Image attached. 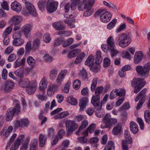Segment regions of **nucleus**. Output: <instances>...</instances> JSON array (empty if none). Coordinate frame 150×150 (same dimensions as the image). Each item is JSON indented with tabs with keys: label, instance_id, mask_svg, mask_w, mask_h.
<instances>
[{
	"label": "nucleus",
	"instance_id": "obj_51",
	"mask_svg": "<svg viewBox=\"0 0 150 150\" xmlns=\"http://www.w3.org/2000/svg\"><path fill=\"white\" fill-rule=\"evenodd\" d=\"M103 3L104 5L108 8H112L115 10H117V8L116 6L110 2L108 3L107 2L104 1H103Z\"/></svg>",
	"mask_w": 150,
	"mask_h": 150
},
{
	"label": "nucleus",
	"instance_id": "obj_31",
	"mask_svg": "<svg viewBox=\"0 0 150 150\" xmlns=\"http://www.w3.org/2000/svg\"><path fill=\"white\" fill-rule=\"evenodd\" d=\"M124 135L125 137V140L124 141H126L129 144H131L132 142V138L131 137L129 131L125 130V131Z\"/></svg>",
	"mask_w": 150,
	"mask_h": 150
},
{
	"label": "nucleus",
	"instance_id": "obj_41",
	"mask_svg": "<svg viewBox=\"0 0 150 150\" xmlns=\"http://www.w3.org/2000/svg\"><path fill=\"white\" fill-rule=\"evenodd\" d=\"M103 58L101 57V53L100 51H98L96 53V64H99L102 61Z\"/></svg>",
	"mask_w": 150,
	"mask_h": 150
},
{
	"label": "nucleus",
	"instance_id": "obj_10",
	"mask_svg": "<svg viewBox=\"0 0 150 150\" xmlns=\"http://www.w3.org/2000/svg\"><path fill=\"white\" fill-rule=\"evenodd\" d=\"M100 95L96 94L93 95L91 98V103L95 107L98 108H100L102 107V103H101L100 100Z\"/></svg>",
	"mask_w": 150,
	"mask_h": 150
},
{
	"label": "nucleus",
	"instance_id": "obj_46",
	"mask_svg": "<svg viewBox=\"0 0 150 150\" xmlns=\"http://www.w3.org/2000/svg\"><path fill=\"white\" fill-rule=\"evenodd\" d=\"M117 22V19L115 18L114 19L107 25V29L108 30H111L112 29L115 27Z\"/></svg>",
	"mask_w": 150,
	"mask_h": 150
},
{
	"label": "nucleus",
	"instance_id": "obj_32",
	"mask_svg": "<svg viewBox=\"0 0 150 150\" xmlns=\"http://www.w3.org/2000/svg\"><path fill=\"white\" fill-rule=\"evenodd\" d=\"M38 144V140L36 139H33L30 144L29 150H37Z\"/></svg>",
	"mask_w": 150,
	"mask_h": 150
},
{
	"label": "nucleus",
	"instance_id": "obj_23",
	"mask_svg": "<svg viewBox=\"0 0 150 150\" xmlns=\"http://www.w3.org/2000/svg\"><path fill=\"white\" fill-rule=\"evenodd\" d=\"M58 69L55 67L52 68L50 71L49 77L50 78L52 81H54L56 78L58 72Z\"/></svg>",
	"mask_w": 150,
	"mask_h": 150
},
{
	"label": "nucleus",
	"instance_id": "obj_64",
	"mask_svg": "<svg viewBox=\"0 0 150 150\" xmlns=\"http://www.w3.org/2000/svg\"><path fill=\"white\" fill-rule=\"evenodd\" d=\"M128 144L126 141L122 140V150H128Z\"/></svg>",
	"mask_w": 150,
	"mask_h": 150
},
{
	"label": "nucleus",
	"instance_id": "obj_26",
	"mask_svg": "<svg viewBox=\"0 0 150 150\" xmlns=\"http://www.w3.org/2000/svg\"><path fill=\"white\" fill-rule=\"evenodd\" d=\"M88 102V98L87 97H84L81 98L79 103V106L80 107V110H83L86 107V103Z\"/></svg>",
	"mask_w": 150,
	"mask_h": 150
},
{
	"label": "nucleus",
	"instance_id": "obj_5",
	"mask_svg": "<svg viewBox=\"0 0 150 150\" xmlns=\"http://www.w3.org/2000/svg\"><path fill=\"white\" fill-rule=\"evenodd\" d=\"M66 127L67 129V135H69L73 132L78 127V124L75 121L72 120H68L65 123Z\"/></svg>",
	"mask_w": 150,
	"mask_h": 150
},
{
	"label": "nucleus",
	"instance_id": "obj_62",
	"mask_svg": "<svg viewBox=\"0 0 150 150\" xmlns=\"http://www.w3.org/2000/svg\"><path fill=\"white\" fill-rule=\"evenodd\" d=\"M43 59L46 62L49 63L52 62L53 60L52 57L48 54L45 55L43 57Z\"/></svg>",
	"mask_w": 150,
	"mask_h": 150
},
{
	"label": "nucleus",
	"instance_id": "obj_57",
	"mask_svg": "<svg viewBox=\"0 0 150 150\" xmlns=\"http://www.w3.org/2000/svg\"><path fill=\"white\" fill-rule=\"evenodd\" d=\"M14 73L16 76L20 77L23 76L24 74L21 68H19L16 70L14 71Z\"/></svg>",
	"mask_w": 150,
	"mask_h": 150
},
{
	"label": "nucleus",
	"instance_id": "obj_40",
	"mask_svg": "<svg viewBox=\"0 0 150 150\" xmlns=\"http://www.w3.org/2000/svg\"><path fill=\"white\" fill-rule=\"evenodd\" d=\"M88 122L87 121H84L82 123L81 125L77 131L76 132V134L78 135L81 131L83 130L85 127L87 126Z\"/></svg>",
	"mask_w": 150,
	"mask_h": 150
},
{
	"label": "nucleus",
	"instance_id": "obj_25",
	"mask_svg": "<svg viewBox=\"0 0 150 150\" xmlns=\"http://www.w3.org/2000/svg\"><path fill=\"white\" fill-rule=\"evenodd\" d=\"M47 82L45 77H43L39 85V88L40 90H44L47 87Z\"/></svg>",
	"mask_w": 150,
	"mask_h": 150
},
{
	"label": "nucleus",
	"instance_id": "obj_39",
	"mask_svg": "<svg viewBox=\"0 0 150 150\" xmlns=\"http://www.w3.org/2000/svg\"><path fill=\"white\" fill-rule=\"evenodd\" d=\"M27 62L28 64L32 67H34L36 61L31 56H29L27 59Z\"/></svg>",
	"mask_w": 150,
	"mask_h": 150
},
{
	"label": "nucleus",
	"instance_id": "obj_53",
	"mask_svg": "<svg viewBox=\"0 0 150 150\" xmlns=\"http://www.w3.org/2000/svg\"><path fill=\"white\" fill-rule=\"evenodd\" d=\"M79 75L84 79H86L87 78V73L84 68H82V69L80 70Z\"/></svg>",
	"mask_w": 150,
	"mask_h": 150
},
{
	"label": "nucleus",
	"instance_id": "obj_17",
	"mask_svg": "<svg viewBox=\"0 0 150 150\" xmlns=\"http://www.w3.org/2000/svg\"><path fill=\"white\" fill-rule=\"evenodd\" d=\"M11 8L12 10L19 13L22 10V7L20 3L17 1H14L11 4Z\"/></svg>",
	"mask_w": 150,
	"mask_h": 150
},
{
	"label": "nucleus",
	"instance_id": "obj_12",
	"mask_svg": "<svg viewBox=\"0 0 150 150\" xmlns=\"http://www.w3.org/2000/svg\"><path fill=\"white\" fill-rule=\"evenodd\" d=\"M25 7L30 14L34 16H37L38 13L32 4L30 2H26Z\"/></svg>",
	"mask_w": 150,
	"mask_h": 150
},
{
	"label": "nucleus",
	"instance_id": "obj_52",
	"mask_svg": "<svg viewBox=\"0 0 150 150\" xmlns=\"http://www.w3.org/2000/svg\"><path fill=\"white\" fill-rule=\"evenodd\" d=\"M46 2L44 0H40L38 3V6L39 8L41 11L44 10Z\"/></svg>",
	"mask_w": 150,
	"mask_h": 150
},
{
	"label": "nucleus",
	"instance_id": "obj_1",
	"mask_svg": "<svg viewBox=\"0 0 150 150\" xmlns=\"http://www.w3.org/2000/svg\"><path fill=\"white\" fill-rule=\"evenodd\" d=\"M95 2V0H82V2L78 5V9L79 11L86 10L83 14L84 16H90L92 14V7Z\"/></svg>",
	"mask_w": 150,
	"mask_h": 150
},
{
	"label": "nucleus",
	"instance_id": "obj_13",
	"mask_svg": "<svg viewBox=\"0 0 150 150\" xmlns=\"http://www.w3.org/2000/svg\"><path fill=\"white\" fill-rule=\"evenodd\" d=\"M32 28V25L29 24H27L22 27V31L26 38H28L31 37V32Z\"/></svg>",
	"mask_w": 150,
	"mask_h": 150
},
{
	"label": "nucleus",
	"instance_id": "obj_43",
	"mask_svg": "<svg viewBox=\"0 0 150 150\" xmlns=\"http://www.w3.org/2000/svg\"><path fill=\"white\" fill-rule=\"evenodd\" d=\"M29 142V139L26 138L22 143V145L20 148V150H27Z\"/></svg>",
	"mask_w": 150,
	"mask_h": 150
},
{
	"label": "nucleus",
	"instance_id": "obj_59",
	"mask_svg": "<svg viewBox=\"0 0 150 150\" xmlns=\"http://www.w3.org/2000/svg\"><path fill=\"white\" fill-rule=\"evenodd\" d=\"M108 50L110 51L111 56L112 57H114L118 53V50L115 49V47H113L112 48H110L108 49Z\"/></svg>",
	"mask_w": 150,
	"mask_h": 150
},
{
	"label": "nucleus",
	"instance_id": "obj_36",
	"mask_svg": "<svg viewBox=\"0 0 150 150\" xmlns=\"http://www.w3.org/2000/svg\"><path fill=\"white\" fill-rule=\"evenodd\" d=\"M85 54L83 52H82L77 57L74 63L76 64H78L82 62L83 58L85 56Z\"/></svg>",
	"mask_w": 150,
	"mask_h": 150
},
{
	"label": "nucleus",
	"instance_id": "obj_21",
	"mask_svg": "<svg viewBox=\"0 0 150 150\" xmlns=\"http://www.w3.org/2000/svg\"><path fill=\"white\" fill-rule=\"evenodd\" d=\"M52 26L55 30H64L65 28V25L60 22H56L53 23Z\"/></svg>",
	"mask_w": 150,
	"mask_h": 150
},
{
	"label": "nucleus",
	"instance_id": "obj_15",
	"mask_svg": "<svg viewBox=\"0 0 150 150\" xmlns=\"http://www.w3.org/2000/svg\"><path fill=\"white\" fill-rule=\"evenodd\" d=\"M37 84L31 81L26 89L28 93L31 95L33 94L36 91Z\"/></svg>",
	"mask_w": 150,
	"mask_h": 150
},
{
	"label": "nucleus",
	"instance_id": "obj_6",
	"mask_svg": "<svg viewBox=\"0 0 150 150\" xmlns=\"http://www.w3.org/2000/svg\"><path fill=\"white\" fill-rule=\"evenodd\" d=\"M150 69V62L146 63L144 67L141 66H137L136 68L137 72L142 76H144L149 72Z\"/></svg>",
	"mask_w": 150,
	"mask_h": 150
},
{
	"label": "nucleus",
	"instance_id": "obj_42",
	"mask_svg": "<svg viewBox=\"0 0 150 150\" xmlns=\"http://www.w3.org/2000/svg\"><path fill=\"white\" fill-rule=\"evenodd\" d=\"M80 51V50L78 49L73 50L68 53V57L70 58H72L76 56L78 52Z\"/></svg>",
	"mask_w": 150,
	"mask_h": 150
},
{
	"label": "nucleus",
	"instance_id": "obj_27",
	"mask_svg": "<svg viewBox=\"0 0 150 150\" xmlns=\"http://www.w3.org/2000/svg\"><path fill=\"white\" fill-rule=\"evenodd\" d=\"M31 82L28 79H25L20 80L19 82V85L21 87L23 88H25L26 89V87L28 86Z\"/></svg>",
	"mask_w": 150,
	"mask_h": 150
},
{
	"label": "nucleus",
	"instance_id": "obj_24",
	"mask_svg": "<svg viewBox=\"0 0 150 150\" xmlns=\"http://www.w3.org/2000/svg\"><path fill=\"white\" fill-rule=\"evenodd\" d=\"M129 128L130 131L133 133H137L139 130L137 124L134 121H131L129 124Z\"/></svg>",
	"mask_w": 150,
	"mask_h": 150
},
{
	"label": "nucleus",
	"instance_id": "obj_20",
	"mask_svg": "<svg viewBox=\"0 0 150 150\" xmlns=\"http://www.w3.org/2000/svg\"><path fill=\"white\" fill-rule=\"evenodd\" d=\"M122 125L120 123H118L113 128L112 130V133L114 135H118L120 134L122 131Z\"/></svg>",
	"mask_w": 150,
	"mask_h": 150
},
{
	"label": "nucleus",
	"instance_id": "obj_44",
	"mask_svg": "<svg viewBox=\"0 0 150 150\" xmlns=\"http://www.w3.org/2000/svg\"><path fill=\"white\" fill-rule=\"evenodd\" d=\"M40 44V40L37 39L35 40L33 43L32 50L35 51L38 47Z\"/></svg>",
	"mask_w": 150,
	"mask_h": 150
},
{
	"label": "nucleus",
	"instance_id": "obj_60",
	"mask_svg": "<svg viewBox=\"0 0 150 150\" xmlns=\"http://www.w3.org/2000/svg\"><path fill=\"white\" fill-rule=\"evenodd\" d=\"M22 36L21 33L20 31L15 32L13 35V40L15 39L21 38Z\"/></svg>",
	"mask_w": 150,
	"mask_h": 150
},
{
	"label": "nucleus",
	"instance_id": "obj_4",
	"mask_svg": "<svg viewBox=\"0 0 150 150\" xmlns=\"http://www.w3.org/2000/svg\"><path fill=\"white\" fill-rule=\"evenodd\" d=\"M104 12V10L103 9H100L95 13V16L96 17L100 15V18L101 21L103 23H107L111 19L112 15L109 11Z\"/></svg>",
	"mask_w": 150,
	"mask_h": 150
},
{
	"label": "nucleus",
	"instance_id": "obj_45",
	"mask_svg": "<svg viewBox=\"0 0 150 150\" xmlns=\"http://www.w3.org/2000/svg\"><path fill=\"white\" fill-rule=\"evenodd\" d=\"M25 53L27 54L29 53L31 50H32L31 42L30 41H28L25 46Z\"/></svg>",
	"mask_w": 150,
	"mask_h": 150
},
{
	"label": "nucleus",
	"instance_id": "obj_37",
	"mask_svg": "<svg viewBox=\"0 0 150 150\" xmlns=\"http://www.w3.org/2000/svg\"><path fill=\"white\" fill-rule=\"evenodd\" d=\"M70 114L68 111L63 112L59 114L56 115L54 117L55 119H61L65 117Z\"/></svg>",
	"mask_w": 150,
	"mask_h": 150
},
{
	"label": "nucleus",
	"instance_id": "obj_30",
	"mask_svg": "<svg viewBox=\"0 0 150 150\" xmlns=\"http://www.w3.org/2000/svg\"><path fill=\"white\" fill-rule=\"evenodd\" d=\"M107 42L108 49L115 47V41L112 36H110L108 38Z\"/></svg>",
	"mask_w": 150,
	"mask_h": 150
},
{
	"label": "nucleus",
	"instance_id": "obj_55",
	"mask_svg": "<svg viewBox=\"0 0 150 150\" xmlns=\"http://www.w3.org/2000/svg\"><path fill=\"white\" fill-rule=\"evenodd\" d=\"M81 86V82L79 80H75L73 83V86L75 89H79Z\"/></svg>",
	"mask_w": 150,
	"mask_h": 150
},
{
	"label": "nucleus",
	"instance_id": "obj_9",
	"mask_svg": "<svg viewBox=\"0 0 150 150\" xmlns=\"http://www.w3.org/2000/svg\"><path fill=\"white\" fill-rule=\"evenodd\" d=\"M24 137L25 135L23 134H21L18 136L12 145L10 150H17Z\"/></svg>",
	"mask_w": 150,
	"mask_h": 150
},
{
	"label": "nucleus",
	"instance_id": "obj_28",
	"mask_svg": "<svg viewBox=\"0 0 150 150\" xmlns=\"http://www.w3.org/2000/svg\"><path fill=\"white\" fill-rule=\"evenodd\" d=\"M25 59L23 58L22 59L18 58L14 62V67L16 68L19 67L21 65H24L25 63Z\"/></svg>",
	"mask_w": 150,
	"mask_h": 150
},
{
	"label": "nucleus",
	"instance_id": "obj_58",
	"mask_svg": "<svg viewBox=\"0 0 150 150\" xmlns=\"http://www.w3.org/2000/svg\"><path fill=\"white\" fill-rule=\"evenodd\" d=\"M12 28L10 26H8L6 28L3 33V36H7L11 32L12 30Z\"/></svg>",
	"mask_w": 150,
	"mask_h": 150
},
{
	"label": "nucleus",
	"instance_id": "obj_22",
	"mask_svg": "<svg viewBox=\"0 0 150 150\" xmlns=\"http://www.w3.org/2000/svg\"><path fill=\"white\" fill-rule=\"evenodd\" d=\"M143 54L142 52L139 51L136 52L134 58V63L136 64L141 62L143 59Z\"/></svg>",
	"mask_w": 150,
	"mask_h": 150
},
{
	"label": "nucleus",
	"instance_id": "obj_49",
	"mask_svg": "<svg viewBox=\"0 0 150 150\" xmlns=\"http://www.w3.org/2000/svg\"><path fill=\"white\" fill-rule=\"evenodd\" d=\"M44 41L46 43H49L51 40V38L49 33H45L43 36Z\"/></svg>",
	"mask_w": 150,
	"mask_h": 150
},
{
	"label": "nucleus",
	"instance_id": "obj_38",
	"mask_svg": "<svg viewBox=\"0 0 150 150\" xmlns=\"http://www.w3.org/2000/svg\"><path fill=\"white\" fill-rule=\"evenodd\" d=\"M115 144L111 141H109L104 150H114Z\"/></svg>",
	"mask_w": 150,
	"mask_h": 150
},
{
	"label": "nucleus",
	"instance_id": "obj_33",
	"mask_svg": "<svg viewBox=\"0 0 150 150\" xmlns=\"http://www.w3.org/2000/svg\"><path fill=\"white\" fill-rule=\"evenodd\" d=\"M94 59L92 55H90L86 61L85 64L89 67L92 66L94 63Z\"/></svg>",
	"mask_w": 150,
	"mask_h": 150
},
{
	"label": "nucleus",
	"instance_id": "obj_56",
	"mask_svg": "<svg viewBox=\"0 0 150 150\" xmlns=\"http://www.w3.org/2000/svg\"><path fill=\"white\" fill-rule=\"evenodd\" d=\"M97 82V78H94L92 81V83L91 86V91H93L96 88Z\"/></svg>",
	"mask_w": 150,
	"mask_h": 150
},
{
	"label": "nucleus",
	"instance_id": "obj_14",
	"mask_svg": "<svg viewBox=\"0 0 150 150\" xmlns=\"http://www.w3.org/2000/svg\"><path fill=\"white\" fill-rule=\"evenodd\" d=\"M14 86V83L11 81H6L3 85L2 89L6 92H9Z\"/></svg>",
	"mask_w": 150,
	"mask_h": 150
},
{
	"label": "nucleus",
	"instance_id": "obj_35",
	"mask_svg": "<svg viewBox=\"0 0 150 150\" xmlns=\"http://www.w3.org/2000/svg\"><path fill=\"white\" fill-rule=\"evenodd\" d=\"M24 43V40L21 38L13 40V44L15 46H20L22 45Z\"/></svg>",
	"mask_w": 150,
	"mask_h": 150
},
{
	"label": "nucleus",
	"instance_id": "obj_63",
	"mask_svg": "<svg viewBox=\"0 0 150 150\" xmlns=\"http://www.w3.org/2000/svg\"><path fill=\"white\" fill-rule=\"evenodd\" d=\"M103 89V87L102 86L97 87L95 91V94L100 95L102 93Z\"/></svg>",
	"mask_w": 150,
	"mask_h": 150
},
{
	"label": "nucleus",
	"instance_id": "obj_47",
	"mask_svg": "<svg viewBox=\"0 0 150 150\" xmlns=\"http://www.w3.org/2000/svg\"><path fill=\"white\" fill-rule=\"evenodd\" d=\"M29 124V121L27 119H24L21 120V127H27Z\"/></svg>",
	"mask_w": 150,
	"mask_h": 150
},
{
	"label": "nucleus",
	"instance_id": "obj_61",
	"mask_svg": "<svg viewBox=\"0 0 150 150\" xmlns=\"http://www.w3.org/2000/svg\"><path fill=\"white\" fill-rule=\"evenodd\" d=\"M137 121L139 123L140 129L143 130L144 128V124L143 120L140 118H137Z\"/></svg>",
	"mask_w": 150,
	"mask_h": 150
},
{
	"label": "nucleus",
	"instance_id": "obj_48",
	"mask_svg": "<svg viewBox=\"0 0 150 150\" xmlns=\"http://www.w3.org/2000/svg\"><path fill=\"white\" fill-rule=\"evenodd\" d=\"M75 21L74 19H72L71 20H64V23L68 24L69 27L70 28H73L75 27V25L74 23Z\"/></svg>",
	"mask_w": 150,
	"mask_h": 150
},
{
	"label": "nucleus",
	"instance_id": "obj_54",
	"mask_svg": "<svg viewBox=\"0 0 150 150\" xmlns=\"http://www.w3.org/2000/svg\"><path fill=\"white\" fill-rule=\"evenodd\" d=\"M74 41V39L73 38H70L64 42L62 45V46L63 47H66L73 43Z\"/></svg>",
	"mask_w": 150,
	"mask_h": 150
},
{
	"label": "nucleus",
	"instance_id": "obj_8",
	"mask_svg": "<svg viewBox=\"0 0 150 150\" xmlns=\"http://www.w3.org/2000/svg\"><path fill=\"white\" fill-rule=\"evenodd\" d=\"M145 77V76H144V77H143L142 78H134L132 81V84L137 86V87L141 89L144 86L146 83V82L145 81H143Z\"/></svg>",
	"mask_w": 150,
	"mask_h": 150
},
{
	"label": "nucleus",
	"instance_id": "obj_19",
	"mask_svg": "<svg viewBox=\"0 0 150 150\" xmlns=\"http://www.w3.org/2000/svg\"><path fill=\"white\" fill-rule=\"evenodd\" d=\"M23 18L20 16H14L11 18L10 22L12 24L17 25L20 23L22 21Z\"/></svg>",
	"mask_w": 150,
	"mask_h": 150
},
{
	"label": "nucleus",
	"instance_id": "obj_50",
	"mask_svg": "<svg viewBox=\"0 0 150 150\" xmlns=\"http://www.w3.org/2000/svg\"><path fill=\"white\" fill-rule=\"evenodd\" d=\"M144 117L146 122L148 123L150 122V112L149 110L145 111L144 112Z\"/></svg>",
	"mask_w": 150,
	"mask_h": 150
},
{
	"label": "nucleus",
	"instance_id": "obj_11",
	"mask_svg": "<svg viewBox=\"0 0 150 150\" xmlns=\"http://www.w3.org/2000/svg\"><path fill=\"white\" fill-rule=\"evenodd\" d=\"M103 122L109 127L115 125L117 122V120L115 118H111L110 115L106 114L103 119Z\"/></svg>",
	"mask_w": 150,
	"mask_h": 150
},
{
	"label": "nucleus",
	"instance_id": "obj_34",
	"mask_svg": "<svg viewBox=\"0 0 150 150\" xmlns=\"http://www.w3.org/2000/svg\"><path fill=\"white\" fill-rule=\"evenodd\" d=\"M66 101L72 105H75L78 103L76 99L72 96H68L67 98Z\"/></svg>",
	"mask_w": 150,
	"mask_h": 150
},
{
	"label": "nucleus",
	"instance_id": "obj_7",
	"mask_svg": "<svg viewBox=\"0 0 150 150\" xmlns=\"http://www.w3.org/2000/svg\"><path fill=\"white\" fill-rule=\"evenodd\" d=\"M58 5L57 2L53 0H48L46 8L47 11L50 13L54 12L57 9Z\"/></svg>",
	"mask_w": 150,
	"mask_h": 150
},
{
	"label": "nucleus",
	"instance_id": "obj_18",
	"mask_svg": "<svg viewBox=\"0 0 150 150\" xmlns=\"http://www.w3.org/2000/svg\"><path fill=\"white\" fill-rule=\"evenodd\" d=\"M57 89V86L54 84H51L47 89V95L50 96H53Z\"/></svg>",
	"mask_w": 150,
	"mask_h": 150
},
{
	"label": "nucleus",
	"instance_id": "obj_3",
	"mask_svg": "<svg viewBox=\"0 0 150 150\" xmlns=\"http://www.w3.org/2000/svg\"><path fill=\"white\" fill-rule=\"evenodd\" d=\"M120 40L119 46L124 48L128 46L132 41L131 38L126 34L123 33L117 36L115 38V41L118 42Z\"/></svg>",
	"mask_w": 150,
	"mask_h": 150
},
{
	"label": "nucleus",
	"instance_id": "obj_2",
	"mask_svg": "<svg viewBox=\"0 0 150 150\" xmlns=\"http://www.w3.org/2000/svg\"><path fill=\"white\" fill-rule=\"evenodd\" d=\"M14 102L15 107L9 108L6 112V120L7 122L11 120L15 114H18L21 112V107L18 101L15 99Z\"/></svg>",
	"mask_w": 150,
	"mask_h": 150
},
{
	"label": "nucleus",
	"instance_id": "obj_29",
	"mask_svg": "<svg viewBox=\"0 0 150 150\" xmlns=\"http://www.w3.org/2000/svg\"><path fill=\"white\" fill-rule=\"evenodd\" d=\"M39 139L40 146L41 147H43L46 142L47 137L46 135L41 134L39 135Z\"/></svg>",
	"mask_w": 150,
	"mask_h": 150
},
{
	"label": "nucleus",
	"instance_id": "obj_16",
	"mask_svg": "<svg viewBox=\"0 0 150 150\" xmlns=\"http://www.w3.org/2000/svg\"><path fill=\"white\" fill-rule=\"evenodd\" d=\"M13 129V127L12 126H9L7 129L6 130L4 128L0 132V135L3 136L5 138L8 137L10 134L11 133Z\"/></svg>",
	"mask_w": 150,
	"mask_h": 150
}]
</instances>
